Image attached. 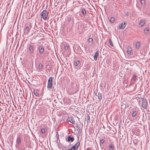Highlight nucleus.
<instances>
[{
  "label": "nucleus",
  "instance_id": "32",
  "mask_svg": "<svg viewBox=\"0 0 150 150\" xmlns=\"http://www.w3.org/2000/svg\"><path fill=\"white\" fill-rule=\"evenodd\" d=\"M70 144L69 143L68 144H65L64 145L65 146H67V147H68V148H70L69 147V146H70Z\"/></svg>",
  "mask_w": 150,
  "mask_h": 150
},
{
  "label": "nucleus",
  "instance_id": "26",
  "mask_svg": "<svg viewBox=\"0 0 150 150\" xmlns=\"http://www.w3.org/2000/svg\"><path fill=\"white\" fill-rule=\"evenodd\" d=\"M137 76L136 75H134L133 76V81L135 82Z\"/></svg>",
  "mask_w": 150,
  "mask_h": 150
},
{
  "label": "nucleus",
  "instance_id": "37",
  "mask_svg": "<svg viewBox=\"0 0 150 150\" xmlns=\"http://www.w3.org/2000/svg\"><path fill=\"white\" fill-rule=\"evenodd\" d=\"M56 136L57 137H58V139H59V134L58 133V132H57V133H56Z\"/></svg>",
  "mask_w": 150,
  "mask_h": 150
},
{
  "label": "nucleus",
  "instance_id": "1",
  "mask_svg": "<svg viewBox=\"0 0 150 150\" xmlns=\"http://www.w3.org/2000/svg\"><path fill=\"white\" fill-rule=\"evenodd\" d=\"M28 49L29 54L30 55L32 56L34 53L35 48L34 47V43H30L28 46Z\"/></svg>",
  "mask_w": 150,
  "mask_h": 150
},
{
  "label": "nucleus",
  "instance_id": "25",
  "mask_svg": "<svg viewBox=\"0 0 150 150\" xmlns=\"http://www.w3.org/2000/svg\"><path fill=\"white\" fill-rule=\"evenodd\" d=\"M90 116L88 115L87 116V119L86 120V122L87 123L89 122H90Z\"/></svg>",
  "mask_w": 150,
  "mask_h": 150
},
{
  "label": "nucleus",
  "instance_id": "42",
  "mask_svg": "<svg viewBox=\"0 0 150 150\" xmlns=\"http://www.w3.org/2000/svg\"><path fill=\"white\" fill-rule=\"evenodd\" d=\"M87 150H89V149H87Z\"/></svg>",
  "mask_w": 150,
  "mask_h": 150
},
{
  "label": "nucleus",
  "instance_id": "41",
  "mask_svg": "<svg viewBox=\"0 0 150 150\" xmlns=\"http://www.w3.org/2000/svg\"><path fill=\"white\" fill-rule=\"evenodd\" d=\"M57 139H58V137H57Z\"/></svg>",
  "mask_w": 150,
  "mask_h": 150
},
{
  "label": "nucleus",
  "instance_id": "8",
  "mask_svg": "<svg viewBox=\"0 0 150 150\" xmlns=\"http://www.w3.org/2000/svg\"><path fill=\"white\" fill-rule=\"evenodd\" d=\"M67 120L72 124H74L75 123L73 117H68Z\"/></svg>",
  "mask_w": 150,
  "mask_h": 150
},
{
  "label": "nucleus",
  "instance_id": "31",
  "mask_svg": "<svg viewBox=\"0 0 150 150\" xmlns=\"http://www.w3.org/2000/svg\"><path fill=\"white\" fill-rule=\"evenodd\" d=\"M141 4H143L145 2L144 0H140Z\"/></svg>",
  "mask_w": 150,
  "mask_h": 150
},
{
  "label": "nucleus",
  "instance_id": "22",
  "mask_svg": "<svg viewBox=\"0 0 150 150\" xmlns=\"http://www.w3.org/2000/svg\"><path fill=\"white\" fill-rule=\"evenodd\" d=\"M108 43L111 46L113 47V44L112 40H109Z\"/></svg>",
  "mask_w": 150,
  "mask_h": 150
},
{
  "label": "nucleus",
  "instance_id": "35",
  "mask_svg": "<svg viewBox=\"0 0 150 150\" xmlns=\"http://www.w3.org/2000/svg\"><path fill=\"white\" fill-rule=\"evenodd\" d=\"M86 11L85 10V16H86V17L85 18H87V19H88V18L89 17H88V16L86 15Z\"/></svg>",
  "mask_w": 150,
  "mask_h": 150
},
{
  "label": "nucleus",
  "instance_id": "24",
  "mask_svg": "<svg viewBox=\"0 0 150 150\" xmlns=\"http://www.w3.org/2000/svg\"><path fill=\"white\" fill-rule=\"evenodd\" d=\"M115 20V18L114 17H112L110 19V21L111 23H113L114 22Z\"/></svg>",
  "mask_w": 150,
  "mask_h": 150
},
{
  "label": "nucleus",
  "instance_id": "11",
  "mask_svg": "<svg viewBox=\"0 0 150 150\" xmlns=\"http://www.w3.org/2000/svg\"><path fill=\"white\" fill-rule=\"evenodd\" d=\"M145 21L144 20H142L139 23V26L142 27L145 24Z\"/></svg>",
  "mask_w": 150,
  "mask_h": 150
},
{
  "label": "nucleus",
  "instance_id": "5",
  "mask_svg": "<svg viewBox=\"0 0 150 150\" xmlns=\"http://www.w3.org/2000/svg\"><path fill=\"white\" fill-rule=\"evenodd\" d=\"M80 144L79 142H77L75 144L68 150H77Z\"/></svg>",
  "mask_w": 150,
  "mask_h": 150
},
{
  "label": "nucleus",
  "instance_id": "28",
  "mask_svg": "<svg viewBox=\"0 0 150 150\" xmlns=\"http://www.w3.org/2000/svg\"><path fill=\"white\" fill-rule=\"evenodd\" d=\"M79 63H80L79 61H76V62L75 64V65L76 66H77L79 64Z\"/></svg>",
  "mask_w": 150,
  "mask_h": 150
},
{
  "label": "nucleus",
  "instance_id": "16",
  "mask_svg": "<svg viewBox=\"0 0 150 150\" xmlns=\"http://www.w3.org/2000/svg\"><path fill=\"white\" fill-rule=\"evenodd\" d=\"M140 42L139 41H137V42L136 44V48L137 49H138L140 46Z\"/></svg>",
  "mask_w": 150,
  "mask_h": 150
},
{
  "label": "nucleus",
  "instance_id": "27",
  "mask_svg": "<svg viewBox=\"0 0 150 150\" xmlns=\"http://www.w3.org/2000/svg\"><path fill=\"white\" fill-rule=\"evenodd\" d=\"M41 132L42 133H45V129H44V128H42V129H41Z\"/></svg>",
  "mask_w": 150,
  "mask_h": 150
},
{
  "label": "nucleus",
  "instance_id": "40",
  "mask_svg": "<svg viewBox=\"0 0 150 150\" xmlns=\"http://www.w3.org/2000/svg\"><path fill=\"white\" fill-rule=\"evenodd\" d=\"M59 145L58 147H59V149H60V147H59Z\"/></svg>",
  "mask_w": 150,
  "mask_h": 150
},
{
  "label": "nucleus",
  "instance_id": "21",
  "mask_svg": "<svg viewBox=\"0 0 150 150\" xmlns=\"http://www.w3.org/2000/svg\"><path fill=\"white\" fill-rule=\"evenodd\" d=\"M137 112L136 111H133V112L132 113V116L133 117H135L137 114Z\"/></svg>",
  "mask_w": 150,
  "mask_h": 150
},
{
  "label": "nucleus",
  "instance_id": "17",
  "mask_svg": "<svg viewBox=\"0 0 150 150\" xmlns=\"http://www.w3.org/2000/svg\"><path fill=\"white\" fill-rule=\"evenodd\" d=\"M88 40V44H90V45H91L92 43V42H93V39L92 38H89Z\"/></svg>",
  "mask_w": 150,
  "mask_h": 150
},
{
  "label": "nucleus",
  "instance_id": "9",
  "mask_svg": "<svg viewBox=\"0 0 150 150\" xmlns=\"http://www.w3.org/2000/svg\"><path fill=\"white\" fill-rule=\"evenodd\" d=\"M74 139L73 137H71L70 136H68L67 139H66V141L67 142H69L70 141L71 142H72L74 141Z\"/></svg>",
  "mask_w": 150,
  "mask_h": 150
},
{
  "label": "nucleus",
  "instance_id": "3",
  "mask_svg": "<svg viewBox=\"0 0 150 150\" xmlns=\"http://www.w3.org/2000/svg\"><path fill=\"white\" fill-rule=\"evenodd\" d=\"M52 79V77H50L48 80L47 84V88L50 89L53 88L54 86H53Z\"/></svg>",
  "mask_w": 150,
  "mask_h": 150
},
{
  "label": "nucleus",
  "instance_id": "4",
  "mask_svg": "<svg viewBox=\"0 0 150 150\" xmlns=\"http://www.w3.org/2000/svg\"><path fill=\"white\" fill-rule=\"evenodd\" d=\"M31 28V23H29L26 24L25 29L24 30L25 33H28Z\"/></svg>",
  "mask_w": 150,
  "mask_h": 150
},
{
  "label": "nucleus",
  "instance_id": "2",
  "mask_svg": "<svg viewBox=\"0 0 150 150\" xmlns=\"http://www.w3.org/2000/svg\"><path fill=\"white\" fill-rule=\"evenodd\" d=\"M41 18L44 20H46L48 17V13L46 10H43L41 13Z\"/></svg>",
  "mask_w": 150,
  "mask_h": 150
},
{
  "label": "nucleus",
  "instance_id": "38",
  "mask_svg": "<svg viewBox=\"0 0 150 150\" xmlns=\"http://www.w3.org/2000/svg\"><path fill=\"white\" fill-rule=\"evenodd\" d=\"M128 107H129V105H126L125 106V107L126 108H128Z\"/></svg>",
  "mask_w": 150,
  "mask_h": 150
},
{
  "label": "nucleus",
  "instance_id": "36",
  "mask_svg": "<svg viewBox=\"0 0 150 150\" xmlns=\"http://www.w3.org/2000/svg\"><path fill=\"white\" fill-rule=\"evenodd\" d=\"M84 8H83L81 10V12L83 15H84Z\"/></svg>",
  "mask_w": 150,
  "mask_h": 150
},
{
  "label": "nucleus",
  "instance_id": "23",
  "mask_svg": "<svg viewBox=\"0 0 150 150\" xmlns=\"http://www.w3.org/2000/svg\"><path fill=\"white\" fill-rule=\"evenodd\" d=\"M113 144H110V145L109 147V149L110 150H113Z\"/></svg>",
  "mask_w": 150,
  "mask_h": 150
},
{
  "label": "nucleus",
  "instance_id": "29",
  "mask_svg": "<svg viewBox=\"0 0 150 150\" xmlns=\"http://www.w3.org/2000/svg\"><path fill=\"white\" fill-rule=\"evenodd\" d=\"M34 95L36 96H39V94L37 92H35L34 91Z\"/></svg>",
  "mask_w": 150,
  "mask_h": 150
},
{
  "label": "nucleus",
  "instance_id": "14",
  "mask_svg": "<svg viewBox=\"0 0 150 150\" xmlns=\"http://www.w3.org/2000/svg\"><path fill=\"white\" fill-rule=\"evenodd\" d=\"M78 128L79 132H81L82 130V125L81 124H79L78 126Z\"/></svg>",
  "mask_w": 150,
  "mask_h": 150
},
{
  "label": "nucleus",
  "instance_id": "18",
  "mask_svg": "<svg viewBox=\"0 0 150 150\" xmlns=\"http://www.w3.org/2000/svg\"><path fill=\"white\" fill-rule=\"evenodd\" d=\"M132 51V49L131 47H128L127 48V52L128 54H131Z\"/></svg>",
  "mask_w": 150,
  "mask_h": 150
},
{
  "label": "nucleus",
  "instance_id": "33",
  "mask_svg": "<svg viewBox=\"0 0 150 150\" xmlns=\"http://www.w3.org/2000/svg\"><path fill=\"white\" fill-rule=\"evenodd\" d=\"M104 142V139H102L100 140V142L101 143L103 144Z\"/></svg>",
  "mask_w": 150,
  "mask_h": 150
},
{
  "label": "nucleus",
  "instance_id": "20",
  "mask_svg": "<svg viewBox=\"0 0 150 150\" xmlns=\"http://www.w3.org/2000/svg\"><path fill=\"white\" fill-rule=\"evenodd\" d=\"M43 68V67L42 64V63H40L39 64L38 66L39 70L40 71L42 70Z\"/></svg>",
  "mask_w": 150,
  "mask_h": 150
},
{
  "label": "nucleus",
  "instance_id": "7",
  "mask_svg": "<svg viewBox=\"0 0 150 150\" xmlns=\"http://www.w3.org/2000/svg\"><path fill=\"white\" fill-rule=\"evenodd\" d=\"M38 49L40 54H42L43 53L44 51V48L42 46L40 45L38 47Z\"/></svg>",
  "mask_w": 150,
  "mask_h": 150
},
{
  "label": "nucleus",
  "instance_id": "34",
  "mask_svg": "<svg viewBox=\"0 0 150 150\" xmlns=\"http://www.w3.org/2000/svg\"><path fill=\"white\" fill-rule=\"evenodd\" d=\"M68 48H69V46L67 45H66L64 47V48L65 50L68 49Z\"/></svg>",
  "mask_w": 150,
  "mask_h": 150
},
{
  "label": "nucleus",
  "instance_id": "15",
  "mask_svg": "<svg viewBox=\"0 0 150 150\" xmlns=\"http://www.w3.org/2000/svg\"><path fill=\"white\" fill-rule=\"evenodd\" d=\"M98 99L99 100H101L102 99V94L101 93L99 92L98 93Z\"/></svg>",
  "mask_w": 150,
  "mask_h": 150
},
{
  "label": "nucleus",
  "instance_id": "12",
  "mask_svg": "<svg viewBox=\"0 0 150 150\" xmlns=\"http://www.w3.org/2000/svg\"><path fill=\"white\" fill-rule=\"evenodd\" d=\"M98 51H97L94 54V59L96 61L97 59L98 56Z\"/></svg>",
  "mask_w": 150,
  "mask_h": 150
},
{
  "label": "nucleus",
  "instance_id": "30",
  "mask_svg": "<svg viewBox=\"0 0 150 150\" xmlns=\"http://www.w3.org/2000/svg\"><path fill=\"white\" fill-rule=\"evenodd\" d=\"M90 67V65L89 64H86V68L87 69H88Z\"/></svg>",
  "mask_w": 150,
  "mask_h": 150
},
{
  "label": "nucleus",
  "instance_id": "19",
  "mask_svg": "<svg viewBox=\"0 0 150 150\" xmlns=\"http://www.w3.org/2000/svg\"><path fill=\"white\" fill-rule=\"evenodd\" d=\"M16 141L18 145H20L21 143L20 137H18Z\"/></svg>",
  "mask_w": 150,
  "mask_h": 150
},
{
  "label": "nucleus",
  "instance_id": "6",
  "mask_svg": "<svg viewBox=\"0 0 150 150\" xmlns=\"http://www.w3.org/2000/svg\"><path fill=\"white\" fill-rule=\"evenodd\" d=\"M141 103L142 107L146 109L147 108V105L146 100L144 98L141 101Z\"/></svg>",
  "mask_w": 150,
  "mask_h": 150
},
{
  "label": "nucleus",
  "instance_id": "10",
  "mask_svg": "<svg viewBox=\"0 0 150 150\" xmlns=\"http://www.w3.org/2000/svg\"><path fill=\"white\" fill-rule=\"evenodd\" d=\"M126 24L125 23H122L121 24H120L119 25V28L123 29L126 26Z\"/></svg>",
  "mask_w": 150,
  "mask_h": 150
},
{
  "label": "nucleus",
  "instance_id": "13",
  "mask_svg": "<svg viewBox=\"0 0 150 150\" xmlns=\"http://www.w3.org/2000/svg\"><path fill=\"white\" fill-rule=\"evenodd\" d=\"M149 28H146L144 30V34L146 35L148 34L149 32Z\"/></svg>",
  "mask_w": 150,
  "mask_h": 150
},
{
  "label": "nucleus",
  "instance_id": "39",
  "mask_svg": "<svg viewBox=\"0 0 150 150\" xmlns=\"http://www.w3.org/2000/svg\"><path fill=\"white\" fill-rule=\"evenodd\" d=\"M126 16H128V13H126Z\"/></svg>",
  "mask_w": 150,
  "mask_h": 150
}]
</instances>
